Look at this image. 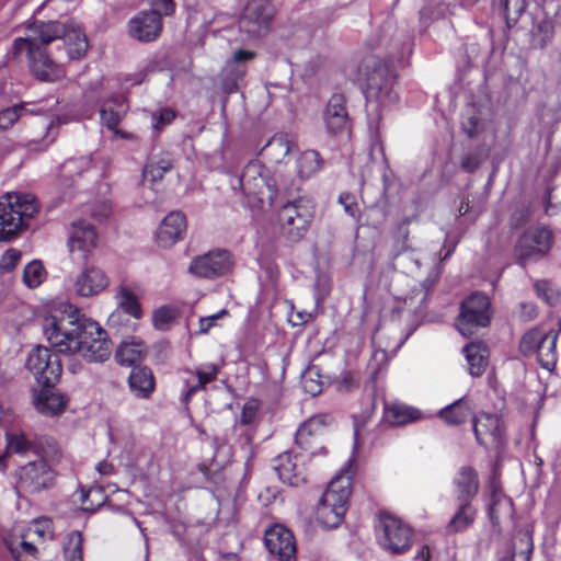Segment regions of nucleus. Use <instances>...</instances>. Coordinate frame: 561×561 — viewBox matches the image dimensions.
Segmentation results:
<instances>
[{
    "label": "nucleus",
    "mask_w": 561,
    "mask_h": 561,
    "mask_svg": "<svg viewBox=\"0 0 561 561\" xmlns=\"http://www.w3.org/2000/svg\"><path fill=\"white\" fill-rule=\"evenodd\" d=\"M454 484L457 500L471 502L479 490V479L476 470L471 467L460 468L454 478Z\"/></svg>",
    "instance_id": "nucleus-24"
},
{
    "label": "nucleus",
    "mask_w": 561,
    "mask_h": 561,
    "mask_svg": "<svg viewBox=\"0 0 561 561\" xmlns=\"http://www.w3.org/2000/svg\"><path fill=\"white\" fill-rule=\"evenodd\" d=\"M534 289L538 298L549 306H556L560 300V291L554 284L547 279H539L534 283Z\"/></svg>",
    "instance_id": "nucleus-43"
},
{
    "label": "nucleus",
    "mask_w": 561,
    "mask_h": 561,
    "mask_svg": "<svg viewBox=\"0 0 561 561\" xmlns=\"http://www.w3.org/2000/svg\"><path fill=\"white\" fill-rule=\"evenodd\" d=\"M549 336V331L545 332L539 328H534L526 332L519 343V350L524 355L537 353L542 343Z\"/></svg>",
    "instance_id": "nucleus-38"
},
{
    "label": "nucleus",
    "mask_w": 561,
    "mask_h": 561,
    "mask_svg": "<svg viewBox=\"0 0 561 561\" xmlns=\"http://www.w3.org/2000/svg\"><path fill=\"white\" fill-rule=\"evenodd\" d=\"M161 31V15L156 10L139 12L128 22L129 36L142 43L157 39Z\"/></svg>",
    "instance_id": "nucleus-16"
},
{
    "label": "nucleus",
    "mask_w": 561,
    "mask_h": 561,
    "mask_svg": "<svg viewBox=\"0 0 561 561\" xmlns=\"http://www.w3.org/2000/svg\"><path fill=\"white\" fill-rule=\"evenodd\" d=\"M477 510L471 502L459 501V507L446 526L448 534H458L467 530L476 520Z\"/></svg>",
    "instance_id": "nucleus-30"
},
{
    "label": "nucleus",
    "mask_w": 561,
    "mask_h": 561,
    "mask_svg": "<svg viewBox=\"0 0 561 561\" xmlns=\"http://www.w3.org/2000/svg\"><path fill=\"white\" fill-rule=\"evenodd\" d=\"M36 535L39 539L53 537V523L49 518L36 519L33 525L27 529L26 536L32 537Z\"/></svg>",
    "instance_id": "nucleus-50"
},
{
    "label": "nucleus",
    "mask_w": 561,
    "mask_h": 561,
    "mask_svg": "<svg viewBox=\"0 0 561 561\" xmlns=\"http://www.w3.org/2000/svg\"><path fill=\"white\" fill-rule=\"evenodd\" d=\"M128 385L137 398L147 399L154 389L153 374L147 367H135L130 371Z\"/></svg>",
    "instance_id": "nucleus-27"
},
{
    "label": "nucleus",
    "mask_w": 561,
    "mask_h": 561,
    "mask_svg": "<svg viewBox=\"0 0 561 561\" xmlns=\"http://www.w3.org/2000/svg\"><path fill=\"white\" fill-rule=\"evenodd\" d=\"M96 232L90 224L85 221L73 222L70 230L68 245L71 253L81 252L82 259L96 245Z\"/></svg>",
    "instance_id": "nucleus-21"
},
{
    "label": "nucleus",
    "mask_w": 561,
    "mask_h": 561,
    "mask_svg": "<svg viewBox=\"0 0 561 561\" xmlns=\"http://www.w3.org/2000/svg\"><path fill=\"white\" fill-rule=\"evenodd\" d=\"M473 432L479 444L485 445V437L489 436L491 442L500 444L504 437V425L502 420L490 413H481L478 417H472Z\"/></svg>",
    "instance_id": "nucleus-19"
},
{
    "label": "nucleus",
    "mask_w": 561,
    "mask_h": 561,
    "mask_svg": "<svg viewBox=\"0 0 561 561\" xmlns=\"http://www.w3.org/2000/svg\"><path fill=\"white\" fill-rule=\"evenodd\" d=\"M480 164H481V161L479 160L478 157H476L473 154L466 156L461 160V169L468 173H472L476 170H478Z\"/></svg>",
    "instance_id": "nucleus-58"
},
{
    "label": "nucleus",
    "mask_w": 561,
    "mask_h": 561,
    "mask_svg": "<svg viewBox=\"0 0 561 561\" xmlns=\"http://www.w3.org/2000/svg\"><path fill=\"white\" fill-rule=\"evenodd\" d=\"M173 168V162L170 156L167 158L161 157L159 160H152L145 165L142 170L144 180L156 182L161 180L164 173L170 172Z\"/></svg>",
    "instance_id": "nucleus-40"
},
{
    "label": "nucleus",
    "mask_w": 561,
    "mask_h": 561,
    "mask_svg": "<svg viewBox=\"0 0 561 561\" xmlns=\"http://www.w3.org/2000/svg\"><path fill=\"white\" fill-rule=\"evenodd\" d=\"M491 302L486 295L474 293L461 302L456 327L461 335L471 336L490 323Z\"/></svg>",
    "instance_id": "nucleus-8"
},
{
    "label": "nucleus",
    "mask_w": 561,
    "mask_h": 561,
    "mask_svg": "<svg viewBox=\"0 0 561 561\" xmlns=\"http://www.w3.org/2000/svg\"><path fill=\"white\" fill-rule=\"evenodd\" d=\"M469 365V373L474 377L481 376L488 365L489 351L484 343H469L463 348Z\"/></svg>",
    "instance_id": "nucleus-29"
},
{
    "label": "nucleus",
    "mask_w": 561,
    "mask_h": 561,
    "mask_svg": "<svg viewBox=\"0 0 561 561\" xmlns=\"http://www.w3.org/2000/svg\"><path fill=\"white\" fill-rule=\"evenodd\" d=\"M156 242L160 248L171 249L175 244V215L169 213L156 233Z\"/></svg>",
    "instance_id": "nucleus-35"
},
{
    "label": "nucleus",
    "mask_w": 561,
    "mask_h": 561,
    "mask_svg": "<svg viewBox=\"0 0 561 561\" xmlns=\"http://www.w3.org/2000/svg\"><path fill=\"white\" fill-rule=\"evenodd\" d=\"M147 354V346L141 340L131 339L122 342L115 353V358L121 365L131 366L141 362Z\"/></svg>",
    "instance_id": "nucleus-28"
},
{
    "label": "nucleus",
    "mask_w": 561,
    "mask_h": 561,
    "mask_svg": "<svg viewBox=\"0 0 561 561\" xmlns=\"http://www.w3.org/2000/svg\"><path fill=\"white\" fill-rule=\"evenodd\" d=\"M18 488L24 492H39L49 488L54 473L45 460L36 459L21 466L15 473Z\"/></svg>",
    "instance_id": "nucleus-12"
},
{
    "label": "nucleus",
    "mask_w": 561,
    "mask_h": 561,
    "mask_svg": "<svg viewBox=\"0 0 561 561\" xmlns=\"http://www.w3.org/2000/svg\"><path fill=\"white\" fill-rule=\"evenodd\" d=\"M62 33L57 39H62L69 59L81 58L88 50V39L79 26L65 25L61 23Z\"/></svg>",
    "instance_id": "nucleus-23"
},
{
    "label": "nucleus",
    "mask_w": 561,
    "mask_h": 561,
    "mask_svg": "<svg viewBox=\"0 0 561 561\" xmlns=\"http://www.w3.org/2000/svg\"><path fill=\"white\" fill-rule=\"evenodd\" d=\"M25 111L24 105H15L2 110L0 112V130H7L12 127Z\"/></svg>",
    "instance_id": "nucleus-49"
},
{
    "label": "nucleus",
    "mask_w": 561,
    "mask_h": 561,
    "mask_svg": "<svg viewBox=\"0 0 561 561\" xmlns=\"http://www.w3.org/2000/svg\"><path fill=\"white\" fill-rule=\"evenodd\" d=\"M219 522H226L227 525L237 520V507L233 502H228L220 505L218 511Z\"/></svg>",
    "instance_id": "nucleus-53"
},
{
    "label": "nucleus",
    "mask_w": 561,
    "mask_h": 561,
    "mask_svg": "<svg viewBox=\"0 0 561 561\" xmlns=\"http://www.w3.org/2000/svg\"><path fill=\"white\" fill-rule=\"evenodd\" d=\"M61 33L60 22L35 21L28 26L25 37L14 39V55L26 51L30 69L38 80L54 82L64 77L62 68L46 54V46Z\"/></svg>",
    "instance_id": "nucleus-2"
},
{
    "label": "nucleus",
    "mask_w": 561,
    "mask_h": 561,
    "mask_svg": "<svg viewBox=\"0 0 561 561\" xmlns=\"http://www.w3.org/2000/svg\"><path fill=\"white\" fill-rule=\"evenodd\" d=\"M520 308H522V317L525 320H531L538 313L536 305L531 304V302H523L520 305Z\"/></svg>",
    "instance_id": "nucleus-63"
},
{
    "label": "nucleus",
    "mask_w": 561,
    "mask_h": 561,
    "mask_svg": "<svg viewBox=\"0 0 561 561\" xmlns=\"http://www.w3.org/2000/svg\"><path fill=\"white\" fill-rule=\"evenodd\" d=\"M352 491V477L348 471L341 470L329 483L322 494L323 501L336 510L346 512V505Z\"/></svg>",
    "instance_id": "nucleus-18"
},
{
    "label": "nucleus",
    "mask_w": 561,
    "mask_h": 561,
    "mask_svg": "<svg viewBox=\"0 0 561 561\" xmlns=\"http://www.w3.org/2000/svg\"><path fill=\"white\" fill-rule=\"evenodd\" d=\"M322 159L318 151H304L297 160V170L300 178H310L322 168Z\"/></svg>",
    "instance_id": "nucleus-34"
},
{
    "label": "nucleus",
    "mask_w": 561,
    "mask_h": 561,
    "mask_svg": "<svg viewBox=\"0 0 561 561\" xmlns=\"http://www.w3.org/2000/svg\"><path fill=\"white\" fill-rule=\"evenodd\" d=\"M273 16V8L268 0H250L239 22L241 31L250 37L264 34Z\"/></svg>",
    "instance_id": "nucleus-13"
},
{
    "label": "nucleus",
    "mask_w": 561,
    "mask_h": 561,
    "mask_svg": "<svg viewBox=\"0 0 561 561\" xmlns=\"http://www.w3.org/2000/svg\"><path fill=\"white\" fill-rule=\"evenodd\" d=\"M21 259V252L15 249H9L0 259V268L4 272L12 271Z\"/></svg>",
    "instance_id": "nucleus-52"
},
{
    "label": "nucleus",
    "mask_w": 561,
    "mask_h": 561,
    "mask_svg": "<svg viewBox=\"0 0 561 561\" xmlns=\"http://www.w3.org/2000/svg\"><path fill=\"white\" fill-rule=\"evenodd\" d=\"M256 405L253 404V403H247L244 404L243 409H242V413H241V416H240V421L242 424H251L253 422V420L255 419V415H256Z\"/></svg>",
    "instance_id": "nucleus-59"
},
{
    "label": "nucleus",
    "mask_w": 561,
    "mask_h": 561,
    "mask_svg": "<svg viewBox=\"0 0 561 561\" xmlns=\"http://www.w3.org/2000/svg\"><path fill=\"white\" fill-rule=\"evenodd\" d=\"M264 542L268 552L278 561H296V540L293 533L282 525L265 531Z\"/></svg>",
    "instance_id": "nucleus-14"
},
{
    "label": "nucleus",
    "mask_w": 561,
    "mask_h": 561,
    "mask_svg": "<svg viewBox=\"0 0 561 561\" xmlns=\"http://www.w3.org/2000/svg\"><path fill=\"white\" fill-rule=\"evenodd\" d=\"M357 381L358 380H357L355 374L347 371L343 375V378L340 381L339 388L341 390L348 391L357 383Z\"/></svg>",
    "instance_id": "nucleus-62"
},
{
    "label": "nucleus",
    "mask_w": 561,
    "mask_h": 561,
    "mask_svg": "<svg viewBox=\"0 0 561 561\" xmlns=\"http://www.w3.org/2000/svg\"><path fill=\"white\" fill-rule=\"evenodd\" d=\"M232 267L233 260L231 253L227 250L215 249L203 255L195 256L191 261L187 271L193 276L214 279L229 274Z\"/></svg>",
    "instance_id": "nucleus-11"
},
{
    "label": "nucleus",
    "mask_w": 561,
    "mask_h": 561,
    "mask_svg": "<svg viewBox=\"0 0 561 561\" xmlns=\"http://www.w3.org/2000/svg\"><path fill=\"white\" fill-rule=\"evenodd\" d=\"M503 9L505 15H519L525 10L524 0H504Z\"/></svg>",
    "instance_id": "nucleus-57"
},
{
    "label": "nucleus",
    "mask_w": 561,
    "mask_h": 561,
    "mask_svg": "<svg viewBox=\"0 0 561 561\" xmlns=\"http://www.w3.org/2000/svg\"><path fill=\"white\" fill-rule=\"evenodd\" d=\"M345 102L342 94H334L329 100L323 116L328 133L336 135L347 130L350 119Z\"/></svg>",
    "instance_id": "nucleus-20"
},
{
    "label": "nucleus",
    "mask_w": 561,
    "mask_h": 561,
    "mask_svg": "<svg viewBox=\"0 0 561 561\" xmlns=\"http://www.w3.org/2000/svg\"><path fill=\"white\" fill-rule=\"evenodd\" d=\"M313 216L312 203L306 198H298L279 209L277 222L283 236L291 242H297L307 233Z\"/></svg>",
    "instance_id": "nucleus-7"
},
{
    "label": "nucleus",
    "mask_w": 561,
    "mask_h": 561,
    "mask_svg": "<svg viewBox=\"0 0 561 561\" xmlns=\"http://www.w3.org/2000/svg\"><path fill=\"white\" fill-rule=\"evenodd\" d=\"M67 400L61 393L43 390L35 400V407L44 415H57L64 412Z\"/></svg>",
    "instance_id": "nucleus-33"
},
{
    "label": "nucleus",
    "mask_w": 561,
    "mask_h": 561,
    "mask_svg": "<svg viewBox=\"0 0 561 561\" xmlns=\"http://www.w3.org/2000/svg\"><path fill=\"white\" fill-rule=\"evenodd\" d=\"M43 332L58 353L79 355L89 363H103L112 354L106 331L72 306L61 304L44 318Z\"/></svg>",
    "instance_id": "nucleus-1"
},
{
    "label": "nucleus",
    "mask_w": 561,
    "mask_h": 561,
    "mask_svg": "<svg viewBox=\"0 0 561 561\" xmlns=\"http://www.w3.org/2000/svg\"><path fill=\"white\" fill-rule=\"evenodd\" d=\"M227 314H228V311L226 309H221L220 311H218L215 314L202 318L199 320V331L202 333H207L213 327L216 325L218 319H220Z\"/></svg>",
    "instance_id": "nucleus-55"
},
{
    "label": "nucleus",
    "mask_w": 561,
    "mask_h": 561,
    "mask_svg": "<svg viewBox=\"0 0 561 561\" xmlns=\"http://www.w3.org/2000/svg\"><path fill=\"white\" fill-rule=\"evenodd\" d=\"M108 285L110 277L101 267L85 265L73 279L72 289L76 295L89 298L101 294Z\"/></svg>",
    "instance_id": "nucleus-15"
},
{
    "label": "nucleus",
    "mask_w": 561,
    "mask_h": 561,
    "mask_svg": "<svg viewBox=\"0 0 561 561\" xmlns=\"http://www.w3.org/2000/svg\"><path fill=\"white\" fill-rule=\"evenodd\" d=\"M339 201L343 205L345 213H347L352 218L358 220L359 209L354 197L350 194H342Z\"/></svg>",
    "instance_id": "nucleus-54"
},
{
    "label": "nucleus",
    "mask_w": 561,
    "mask_h": 561,
    "mask_svg": "<svg viewBox=\"0 0 561 561\" xmlns=\"http://www.w3.org/2000/svg\"><path fill=\"white\" fill-rule=\"evenodd\" d=\"M83 536L80 531L73 530L67 536L64 546V554L66 561H82Z\"/></svg>",
    "instance_id": "nucleus-42"
},
{
    "label": "nucleus",
    "mask_w": 561,
    "mask_h": 561,
    "mask_svg": "<svg viewBox=\"0 0 561 561\" xmlns=\"http://www.w3.org/2000/svg\"><path fill=\"white\" fill-rule=\"evenodd\" d=\"M46 271L41 261L34 260L23 271V282L30 288L39 286L45 279Z\"/></svg>",
    "instance_id": "nucleus-44"
},
{
    "label": "nucleus",
    "mask_w": 561,
    "mask_h": 561,
    "mask_svg": "<svg viewBox=\"0 0 561 561\" xmlns=\"http://www.w3.org/2000/svg\"><path fill=\"white\" fill-rule=\"evenodd\" d=\"M554 236L547 227H530L523 232L514 245V257L526 267L547 257L553 247Z\"/></svg>",
    "instance_id": "nucleus-6"
},
{
    "label": "nucleus",
    "mask_w": 561,
    "mask_h": 561,
    "mask_svg": "<svg viewBox=\"0 0 561 561\" xmlns=\"http://www.w3.org/2000/svg\"><path fill=\"white\" fill-rule=\"evenodd\" d=\"M239 185L244 205L253 210L271 208L279 191L271 171L257 160L250 161L243 168Z\"/></svg>",
    "instance_id": "nucleus-3"
},
{
    "label": "nucleus",
    "mask_w": 561,
    "mask_h": 561,
    "mask_svg": "<svg viewBox=\"0 0 561 561\" xmlns=\"http://www.w3.org/2000/svg\"><path fill=\"white\" fill-rule=\"evenodd\" d=\"M422 417L420 410L403 403H391L385 407L383 419L392 426H404Z\"/></svg>",
    "instance_id": "nucleus-25"
},
{
    "label": "nucleus",
    "mask_w": 561,
    "mask_h": 561,
    "mask_svg": "<svg viewBox=\"0 0 561 561\" xmlns=\"http://www.w3.org/2000/svg\"><path fill=\"white\" fill-rule=\"evenodd\" d=\"M152 5L156 8L154 10L161 14H171L174 10L173 0H152Z\"/></svg>",
    "instance_id": "nucleus-60"
},
{
    "label": "nucleus",
    "mask_w": 561,
    "mask_h": 561,
    "mask_svg": "<svg viewBox=\"0 0 561 561\" xmlns=\"http://www.w3.org/2000/svg\"><path fill=\"white\" fill-rule=\"evenodd\" d=\"M274 469L278 478L286 484L299 486L307 480L301 457L291 453H283L276 457Z\"/></svg>",
    "instance_id": "nucleus-17"
},
{
    "label": "nucleus",
    "mask_w": 561,
    "mask_h": 561,
    "mask_svg": "<svg viewBox=\"0 0 561 561\" xmlns=\"http://www.w3.org/2000/svg\"><path fill=\"white\" fill-rule=\"evenodd\" d=\"M343 511H337L335 506H329L321 497L317 507V518L325 527L332 528L340 525L344 517Z\"/></svg>",
    "instance_id": "nucleus-41"
},
{
    "label": "nucleus",
    "mask_w": 561,
    "mask_h": 561,
    "mask_svg": "<svg viewBox=\"0 0 561 561\" xmlns=\"http://www.w3.org/2000/svg\"><path fill=\"white\" fill-rule=\"evenodd\" d=\"M118 307L135 319L142 317V309L137 296L127 287L119 286L117 290Z\"/></svg>",
    "instance_id": "nucleus-36"
},
{
    "label": "nucleus",
    "mask_w": 561,
    "mask_h": 561,
    "mask_svg": "<svg viewBox=\"0 0 561 561\" xmlns=\"http://www.w3.org/2000/svg\"><path fill=\"white\" fill-rule=\"evenodd\" d=\"M34 448L24 434H7V449L15 454H26Z\"/></svg>",
    "instance_id": "nucleus-48"
},
{
    "label": "nucleus",
    "mask_w": 561,
    "mask_h": 561,
    "mask_svg": "<svg viewBox=\"0 0 561 561\" xmlns=\"http://www.w3.org/2000/svg\"><path fill=\"white\" fill-rule=\"evenodd\" d=\"M438 272L436 270H433L428 277L422 283V289L424 291V295H423V298L424 299L428 293L431 291V289L434 287V285L436 284L437 279H438Z\"/></svg>",
    "instance_id": "nucleus-61"
},
{
    "label": "nucleus",
    "mask_w": 561,
    "mask_h": 561,
    "mask_svg": "<svg viewBox=\"0 0 561 561\" xmlns=\"http://www.w3.org/2000/svg\"><path fill=\"white\" fill-rule=\"evenodd\" d=\"M175 322V308L172 305H163L152 311L151 323L158 331H169Z\"/></svg>",
    "instance_id": "nucleus-39"
},
{
    "label": "nucleus",
    "mask_w": 561,
    "mask_h": 561,
    "mask_svg": "<svg viewBox=\"0 0 561 561\" xmlns=\"http://www.w3.org/2000/svg\"><path fill=\"white\" fill-rule=\"evenodd\" d=\"M26 367L34 375L37 382L45 388L53 387L62 373V365L58 355L42 345H37L30 352Z\"/></svg>",
    "instance_id": "nucleus-9"
},
{
    "label": "nucleus",
    "mask_w": 561,
    "mask_h": 561,
    "mask_svg": "<svg viewBox=\"0 0 561 561\" xmlns=\"http://www.w3.org/2000/svg\"><path fill=\"white\" fill-rule=\"evenodd\" d=\"M293 141L286 134H275L263 147L262 154L274 163H280L290 152Z\"/></svg>",
    "instance_id": "nucleus-32"
},
{
    "label": "nucleus",
    "mask_w": 561,
    "mask_h": 561,
    "mask_svg": "<svg viewBox=\"0 0 561 561\" xmlns=\"http://www.w3.org/2000/svg\"><path fill=\"white\" fill-rule=\"evenodd\" d=\"M39 209L32 194L9 193L0 199V241L16 236Z\"/></svg>",
    "instance_id": "nucleus-5"
},
{
    "label": "nucleus",
    "mask_w": 561,
    "mask_h": 561,
    "mask_svg": "<svg viewBox=\"0 0 561 561\" xmlns=\"http://www.w3.org/2000/svg\"><path fill=\"white\" fill-rule=\"evenodd\" d=\"M128 112L126 98L116 95L105 100L100 107V121L108 130H116Z\"/></svg>",
    "instance_id": "nucleus-22"
},
{
    "label": "nucleus",
    "mask_w": 561,
    "mask_h": 561,
    "mask_svg": "<svg viewBox=\"0 0 561 561\" xmlns=\"http://www.w3.org/2000/svg\"><path fill=\"white\" fill-rule=\"evenodd\" d=\"M438 417L449 426H457L468 419L474 417L472 409L466 397L456 400L438 412Z\"/></svg>",
    "instance_id": "nucleus-26"
},
{
    "label": "nucleus",
    "mask_w": 561,
    "mask_h": 561,
    "mask_svg": "<svg viewBox=\"0 0 561 561\" xmlns=\"http://www.w3.org/2000/svg\"><path fill=\"white\" fill-rule=\"evenodd\" d=\"M254 57H255V53L254 51L239 49V50L233 53L231 64L234 65V64H238V62L251 60Z\"/></svg>",
    "instance_id": "nucleus-64"
},
{
    "label": "nucleus",
    "mask_w": 561,
    "mask_h": 561,
    "mask_svg": "<svg viewBox=\"0 0 561 561\" xmlns=\"http://www.w3.org/2000/svg\"><path fill=\"white\" fill-rule=\"evenodd\" d=\"M218 371V367L214 364H208L199 368L196 374L197 381L188 388L185 400H187L195 391L203 389L207 383L215 380Z\"/></svg>",
    "instance_id": "nucleus-45"
},
{
    "label": "nucleus",
    "mask_w": 561,
    "mask_h": 561,
    "mask_svg": "<svg viewBox=\"0 0 561 561\" xmlns=\"http://www.w3.org/2000/svg\"><path fill=\"white\" fill-rule=\"evenodd\" d=\"M557 339L558 334L554 331H549V336L537 352L540 365L547 370H552L557 363Z\"/></svg>",
    "instance_id": "nucleus-37"
},
{
    "label": "nucleus",
    "mask_w": 561,
    "mask_h": 561,
    "mask_svg": "<svg viewBox=\"0 0 561 561\" xmlns=\"http://www.w3.org/2000/svg\"><path fill=\"white\" fill-rule=\"evenodd\" d=\"M412 529L399 518L381 514L378 528V539L381 547L391 553H402L410 549Z\"/></svg>",
    "instance_id": "nucleus-10"
},
{
    "label": "nucleus",
    "mask_w": 561,
    "mask_h": 561,
    "mask_svg": "<svg viewBox=\"0 0 561 561\" xmlns=\"http://www.w3.org/2000/svg\"><path fill=\"white\" fill-rule=\"evenodd\" d=\"M305 392L317 396L322 391V381L316 367L308 368L301 376Z\"/></svg>",
    "instance_id": "nucleus-47"
},
{
    "label": "nucleus",
    "mask_w": 561,
    "mask_h": 561,
    "mask_svg": "<svg viewBox=\"0 0 561 561\" xmlns=\"http://www.w3.org/2000/svg\"><path fill=\"white\" fill-rule=\"evenodd\" d=\"M462 130L469 138L477 137L481 131L479 119L474 116L468 117L462 122Z\"/></svg>",
    "instance_id": "nucleus-56"
},
{
    "label": "nucleus",
    "mask_w": 561,
    "mask_h": 561,
    "mask_svg": "<svg viewBox=\"0 0 561 561\" xmlns=\"http://www.w3.org/2000/svg\"><path fill=\"white\" fill-rule=\"evenodd\" d=\"M360 71L365 81L364 90L368 111L378 112L381 107H387L397 101V94L393 91L396 77L385 61L369 57L364 61Z\"/></svg>",
    "instance_id": "nucleus-4"
},
{
    "label": "nucleus",
    "mask_w": 561,
    "mask_h": 561,
    "mask_svg": "<svg viewBox=\"0 0 561 561\" xmlns=\"http://www.w3.org/2000/svg\"><path fill=\"white\" fill-rule=\"evenodd\" d=\"M331 421L329 415H316L306 421L296 433V442L302 448L311 446V438L323 433L325 424Z\"/></svg>",
    "instance_id": "nucleus-31"
},
{
    "label": "nucleus",
    "mask_w": 561,
    "mask_h": 561,
    "mask_svg": "<svg viewBox=\"0 0 561 561\" xmlns=\"http://www.w3.org/2000/svg\"><path fill=\"white\" fill-rule=\"evenodd\" d=\"M175 118V113L168 108H162L158 113L152 114V127L160 131L165 126L171 125Z\"/></svg>",
    "instance_id": "nucleus-51"
},
{
    "label": "nucleus",
    "mask_w": 561,
    "mask_h": 561,
    "mask_svg": "<svg viewBox=\"0 0 561 561\" xmlns=\"http://www.w3.org/2000/svg\"><path fill=\"white\" fill-rule=\"evenodd\" d=\"M531 33L534 43L542 48L551 41L553 36V24L550 20L542 19L534 25Z\"/></svg>",
    "instance_id": "nucleus-46"
}]
</instances>
